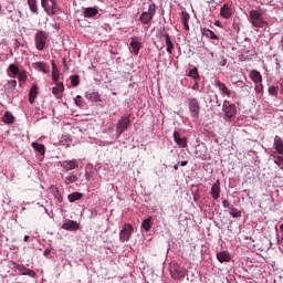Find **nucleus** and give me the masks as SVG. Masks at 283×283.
<instances>
[{"label":"nucleus","mask_w":283,"mask_h":283,"mask_svg":"<svg viewBox=\"0 0 283 283\" xmlns=\"http://www.w3.org/2000/svg\"><path fill=\"white\" fill-rule=\"evenodd\" d=\"M248 21H250L253 28H266V25H269V22L264 20V10L261 8L251 10Z\"/></svg>","instance_id":"obj_1"},{"label":"nucleus","mask_w":283,"mask_h":283,"mask_svg":"<svg viewBox=\"0 0 283 283\" xmlns=\"http://www.w3.org/2000/svg\"><path fill=\"white\" fill-rule=\"evenodd\" d=\"M41 6L48 14V17H54V14H61V8L56 3V0H41Z\"/></svg>","instance_id":"obj_2"},{"label":"nucleus","mask_w":283,"mask_h":283,"mask_svg":"<svg viewBox=\"0 0 283 283\" xmlns=\"http://www.w3.org/2000/svg\"><path fill=\"white\" fill-rule=\"evenodd\" d=\"M48 38H49L48 32H45L43 30L36 31L35 35H34V43H35V49L39 52H43V50H45V45L48 43Z\"/></svg>","instance_id":"obj_3"},{"label":"nucleus","mask_w":283,"mask_h":283,"mask_svg":"<svg viewBox=\"0 0 283 283\" xmlns=\"http://www.w3.org/2000/svg\"><path fill=\"white\" fill-rule=\"evenodd\" d=\"M156 3H151L149 4L147 11L142 12V14L139 15V21L143 25L151 23V20L154 19V17H156Z\"/></svg>","instance_id":"obj_4"},{"label":"nucleus","mask_w":283,"mask_h":283,"mask_svg":"<svg viewBox=\"0 0 283 283\" xmlns=\"http://www.w3.org/2000/svg\"><path fill=\"white\" fill-rule=\"evenodd\" d=\"M188 109L190 112L191 118H195L198 120L200 118V103L198 102V98L190 97L187 99Z\"/></svg>","instance_id":"obj_5"},{"label":"nucleus","mask_w":283,"mask_h":283,"mask_svg":"<svg viewBox=\"0 0 283 283\" xmlns=\"http://www.w3.org/2000/svg\"><path fill=\"white\" fill-rule=\"evenodd\" d=\"M222 111L224 113V119L231 120L238 114V108L235 104H232L228 99L223 101Z\"/></svg>","instance_id":"obj_6"},{"label":"nucleus","mask_w":283,"mask_h":283,"mask_svg":"<svg viewBox=\"0 0 283 283\" xmlns=\"http://www.w3.org/2000/svg\"><path fill=\"white\" fill-rule=\"evenodd\" d=\"M134 233V226L125 223L119 231V242H129L132 234Z\"/></svg>","instance_id":"obj_7"},{"label":"nucleus","mask_w":283,"mask_h":283,"mask_svg":"<svg viewBox=\"0 0 283 283\" xmlns=\"http://www.w3.org/2000/svg\"><path fill=\"white\" fill-rule=\"evenodd\" d=\"M129 118H130V115H124L117 122L116 132H117L118 136H120V134H123V132H127V129H129V124L132 123V120Z\"/></svg>","instance_id":"obj_8"},{"label":"nucleus","mask_w":283,"mask_h":283,"mask_svg":"<svg viewBox=\"0 0 283 283\" xmlns=\"http://www.w3.org/2000/svg\"><path fill=\"white\" fill-rule=\"evenodd\" d=\"M158 39H164L166 43V52L169 54H174V40H171V35L165 31H161L157 34Z\"/></svg>","instance_id":"obj_9"},{"label":"nucleus","mask_w":283,"mask_h":283,"mask_svg":"<svg viewBox=\"0 0 283 283\" xmlns=\"http://www.w3.org/2000/svg\"><path fill=\"white\" fill-rule=\"evenodd\" d=\"M171 277L175 280H185V276L187 275V270L180 265H174L170 269Z\"/></svg>","instance_id":"obj_10"},{"label":"nucleus","mask_w":283,"mask_h":283,"mask_svg":"<svg viewBox=\"0 0 283 283\" xmlns=\"http://www.w3.org/2000/svg\"><path fill=\"white\" fill-rule=\"evenodd\" d=\"M61 167L64 171H74V169H78V160H64L61 163Z\"/></svg>","instance_id":"obj_11"},{"label":"nucleus","mask_w":283,"mask_h":283,"mask_svg":"<svg viewBox=\"0 0 283 283\" xmlns=\"http://www.w3.org/2000/svg\"><path fill=\"white\" fill-rule=\"evenodd\" d=\"M220 17L222 19H231L233 17V6L224 3L220 9Z\"/></svg>","instance_id":"obj_12"},{"label":"nucleus","mask_w":283,"mask_h":283,"mask_svg":"<svg viewBox=\"0 0 283 283\" xmlns=\"http://www.w3.org/2000/svg\"><path fill=\"white\" fill-rule=\"evenodd\" d=\"M172 137H174V140H175L176 145H178V147H180L181 149H186V147H187V137H182L180 135V133H178V130H175L172 133Z\"/></svg>","instance_id":"obj_13"},{"label":"nucleus","mask_w":283,"mask_h":283,"mask_svg":"<svg viewBox=\"0 0 283 283\" xmlns=\"http://www.w3.org/2000/svg\"><path fill=\"white\" fill-rule=\"evenodd\" d=\"M143 49V43L138 41V38H132L130 40V50L135 56L140 54V50Z\"/></svg>","instance_id":"obj_14"},{"label":"nucleus","mask_w":283,"mask_h":283,"mask_svg":"<svg viewBox=\"0 0 283 283\" xmlns=\"http://www.w3.org/2000/svg\"><path fill=\"white\" fill-rule=\"evenodd\" d=\"M55 86L52 87V94L55 95L56 98H63V92H65V85L63 82L54 83Z\"/></svg>","instance_id":"obj_15"},{"label":"nucleus","mask_w":283,"mask_h":283,"mask_svg":"<svg viewBox=\"0 0 283 283\" xmlns=\"http://www.w3.org/2000/svg\"><path fill=\"white\" fill-rule=\"evenodd\" d=\"M62 229H64V231H78L81 224L74 220H69L62 224Z\"/></svg>","instance_id":"obj_16"},{"label":"nucleus","mask_w":283,"mask_h":283,"mask_svg":"<svg viewBox=\"0 0 283 283\" xmlns=\"http://www.w3.org/2000/svg\"><path fill=\"white\" fill-rule=\"evenodd\" d=\"M36 96H39V85L32 84L29 91V103L30 105H34L36 102Z\"/></svg>","instance_id":"obj_17"},{"label":"nucleus","mask_w":283,"mask_h":283,"mask_svg":"<svg viewBox=\"0 0 283 283\" xmlns=\"http://www.w3.org/2000/svg\"><path fill=\"white\" fill-rule=\"evenodd\" d=\"M85 99L91 101V103H98L101 101V94H98V91H87L85 93Z\"/></svg>","instance_id":"obj_18"},{"label":"nucleus","mask_w":283,"mask_h":283,"mask_svg":"<svg viewBox=\"0 0 283 283\" xmlns=\"http://www.w3.org/2000/svg\"><path fill=\"white\" fill-rule=\"evenodd\" d=\"M221 189H220V180H217L210 191V196L212 197V200H218L220 198Z\"/></svg>","instance_id":"obj_19"},{"label":"nucleus","mask_w":283,"mask_h":283,"mask_svg":"<svg viewBox=\"0 0 283 283\" xmlns=\"http://www.w3.org/2000/svg\"><path fill=\"white\" fill-rule=\"evenodd\" d=\"M214 85L219 88L220 92H222V94H226V96H231V90L227 87L226 83H222L220 80H216Z\"/></svg>","instance_id":"obj_20"},{"label":"nucleus","mask_w":283,"mask_h":283,"mask_svg":"<svg viewBox=\"0 0 283 283\" xmlns=\"http://www.w3.org/2000/svg\"><path fill=\"white\" fill-rule=\"evenodd\" d=\"M273 147L276 150V154H280V156H283V142H282V137H280L277 135L274 137Z\"/></svg>","instance_id":"obj_21"},{"label":"nucleus","mask_w":283,"mask_h":283,"mask_svg":"<svg viewBox=\"0 0 283 283\" xmlns=\"http://www.w3.org/2000/svg\"><path fill=\"white\" fill-rule=\"evenodd\" d=\"M217 260L218 262H220L221 264L223 262H231V254L227 251H221L217 253Z\"/></svg>","instance_id":"obj_22"},{"label":"nucleus","mask_w":283,"mask_h":283,"mask_svg":"<svg viewBox=\"0 0 283 283\" xmlns=\"http://www.w3.org/2000/svg\"><path fill=\"white\" fill-rule=\"evenodd\" d=\"M98 14V9L96 7H88L84 9V18L92 19Z\"/></svg>","instance_id":"obj_23"},{"label":"nucleus","mask_w":283,"mask_h":283,"mask_svg":"<svg viewBox=\"0 0 283 283\" xmlns=\"http://www.w3.org/2000/svg\"><path fill=\"white\" fill-rule=\"evenodd\" d=\"M33 67L40 72H43V74H48L50 72V65H48L45 62H35Z\"/></svg>","instance_id":"obj_24"},{"label":"nucleus","mask_w":283,"mask_h":283,"mask_svg":"<svg viewBox=\"0 0 283 283\" xmlns=\"http://www.w3.org/2000/svg\"><path fill=\"white\" fill-rule=\"evenodd\" d=\"M250 78L258 85V83H262V74L258 70L250 71Z\"/></svg>","instance_id":"obj_25"},{"label":"nucleus","mask_w":283,"mask_h":283,"mask_svg":"<svg viewBox=\"0 0 283 283\" xmlns=\"http://www.w3.org/2000/svg\"><path fill=\"white\" fill-rule=\"evenodd\" d=\"M202 35L207 36V39H211L213 41L220 40V38L213 31H211L210 29H203L202 30Z\"/></svg>","instance_id":"obj_26"},{"label":"nucleus","mask_w":283,"mask_h":283,"mask_svg":"<svg viewBox=\"0 0 283 283\" xmlns=\"http://www.w3.org/2000/svg\"><path fill=\"white\" fill-rule=\"evenodd\" d=\"M154 227V222H151V217L145 219L143 222H142V228L144 229V231L146 233H148V231H151V228Z\"/></svg>","instance_id":"obj_27"},{"label":"nucleus","mask_w":283,"mask_h":283,"mask_svg":"<svg viewBox=\"0 0 283 283\" xmlns=\"http://www.w3.org/2000/svg\"><path fill=\"white\" fill-rule=\"evenodd\" d=\"M180 19L184 23L185 30H189V19H191V17L188 14V12L187 11H181Z\"/></svg>","instance_id":"obj_28"},{"label":"nucleus","mask_w":283,"mask_h":283,"mask_svg":"<svg viewBox=\"0 0 283 283\" xmlns=\"http://www.w3.org/2000/svg\"><path fill=\"white\" fill-rule=\"evenodd\" d=\"M76 180H78V176H76V174L74 172H70L65 179H64V184L65 185H74V182H76Z\"/></svg>","instance_id":"obj_29"},{"label":"nucleus","mask_w":283,"mask_h":283,"mask_svg":"<svg viewBox=\"0 0 283 283\" xmlns=\"http://www.w3.org/2000/svg\"><path fill=\"white\" fill-rule=\"evenodd\" d=\"M28 6L32 14L39 15V6H36V0H28Z\"/></svg>","instance_id":"obj_30"},{"label":"nucleus","mask_w":283,"mask_h":283,"mask_svg":"<svg viewBox=\"0 0 283 283\" xmlns=\"http://www.w3.org/2000/svg\"><path fill=\"white\" fill-rule=\"evenodd\" d=\"M2 123H7V125H12L14 123V115L10 112H6L2 116Z\"/></svg>","instance_id":"obj_31"},{"label":"nucleus","mask_w":283,"mask_h":283,"mask_svg":"<svg viewBox=\"0 0 283 283\" xmlns=\"http://www.w3.org/2000/svg\"><path fill=\"white\" fill-rule=\"evenodd\" d=\"M32 147L33 149H35V151H39V154H41L42 156L43 154H45V145L33 142Z\"/></svg>","instance_id":"obj_32"},{"label":"nucleus","mask_w":283,"mask_h":283,"mask_svg":"<svg viewBox=\"0 0 283 283\" xmlns=\"http://www.w3.org/2000/svg\"><path fill=\"white\" fill-rule=\"evenodd\" d=\"M11 269H15L17 271H19L21 273V275H23L24 271H28V268L17 263L15 261L11 262Z\"/></svg>","instance_id":"obj_33"},{"label":"nucleus","mask_w":283,"mask_h":283,"mask_svg":"<svg viewBox=\"0 0 283 283\" xmlns=\"http://www.w3.org/2000/svg\"><path fill=\"white\" fill-rule=\"evenodd\" d=\"M81 198H83L81 192H73L67 196L69 202H76V200H81Z\"/></svg>","instance_id":"obj_34"},{"label":"nucleus","mask_w":283,"mask_h":283,"mask_svg":"<svg viewBox=\"0 0 283 283\" xmlns=\"http://www.w3.org/2000/svg\"><path fill=\"white\" fill-rule=\"evenodd\" d=\"M230 216L232 218H241L242 217V212L238 208L231 206V208H230Z\"/></svg>","instance_id":"obj_35"},{"label":"nucleus","mask_w":283,"mask_h":283,"mask_svg":"<svg viewBox=\"0 0 283 283\" xmlns=\"http://www.w3.org/2000/svg\"><path fill=\"white\" fill-rule=\"evenodd\" d=\"M279 92H280V87L275 86V85H271L268 88V93H269L270 96H277Z\"/></svg>","instance_id":"obj_36"},{"label":"nucleus","mask_w":283,"mask_h":283,"mask_svg":"<svg viewBox=\"0 0 283 283\" xmlns=\"http://www.w3.org/2000/svg\"><path fill=\"white\" fill-rule=\"evenodd\" d=\"M8 70L9 72H11L13 76H18V74L21 72V70H19V66H17V64H10Z\"/></svg>","instance_id":"obj_37"},{"label":"nucleus","mask_w":283,"mask_h":283,"mask_svg":"<svg viewBox=\"0 0 283 283\" xmlns=\"http://www.w3.org/2000/svg\"><path fill=\"white\" fill-rule=\"evenodd\" d=\"M18 81H20V83H25V81H28V72L25 70L18 73Z\"/></svg>","instance_id":"obj_38"},{"label":"nucleus","mask_w":283,"mask_h":283,"mask_svg":"<svg viewBox=\"0 0 283 283\" xmlns=\"http://www.w3.org/2000/svg\"><path fill=\"white\" fill-rule=\"evenodd\" d=\"M70 80H71V85L73 87H78V85L81 84V80H80L78 75H72L70 77Z\"/></svg>","instance_id":"obj_39"},{"label":"nucleus","mask_w":283,"mask_h":283,"mask_svg":"<svg viewBox=\"0 0 283 283\" xmlns=\"http://www.w3.org/2000/svg\"><path fill=\"white\" fill-rule=\"evenodd\" d=\"M188 76H190V78H193V81H198V78H200V75L198 74V69L193 67L192 70H190Z\"/></svg>","instance_id":"obj_40"},{"label":"nucleus","mask_w":283,"mask_h":283,"mask_svg":"<svg viewBox=\"0 0 283 283\" xmlns=\"http://www.w3.org/2000/svg\"><path fill=\"white\" fill-rule=\"evenodd\" d=\"M6 90H12L14 91L17 88V80H10L8 81V83L6 84Z\"/></svg>","instance_id":"obj_41"},{"label":"nucleus","mask_w":283,"mask_h":283,"mask_svg":"<svg viewBox=\"0 0 283 283\" xmlns=\"http://www.w3.org/2000/svg\"><path fill=\"white\" fill-rule=\"evenodd\" d=\"M273 158H274V165H277V167H280L282 169V167H283V157L274 155Z\"/></svg>","instance_id":"obj_42"},{"label":"nucleus","mask_w":283,"mask_h":283,"mask_svg":"<svg viewBox=\"0 0 283 283\" xmlns=\"http://www.w3.org/2000/svg\"><path fill=\"white\" fill-rule=\"evenodd\" d=\"M59 76H60L59 69L52 70V82L53 83L59 82Z\"/></svg>","instance_id":"obj_43"},{"label":"nucleus","mask_w":283,"mask_h":283,"mask_svg":"<svg viewBox=\"0 0 283 283\" xmlns=\"http://www.w3.org/2000/svg\"><path fill=\"white\" fill-rule=\"evenodd\" d=\"M22 275H29V277H36V272L34 270L27 269Z\"/></svg>","instance_id":"obj_44"},{"label":"nucleus","mask_w":283,"mask_h":283,"mask_svg":"<svg viewBox=\"0 0 283 283\" xmlns=\"http://www.w3.org/2000/svg\"><path fill=\"white\" fill-rule=\"evenodd\" d=\"M219 65L221 67H224L227 65V57H224V55L219 56Z\"/></svg>","instance_id":"obj_45"},{"label":"nucleus","mask_w":283,"mask_h":283,"mask_svg":"<svg viewBox=\"0 0 283 283\" xmlns=\"http://www.w3.org/2000/svg\"><path fill=\"white\" fill-rule=\"evenodd\" d=\"M256 94H261V92H263L264 90V86L262 85V82L261 83H258L254 87Z\"/></svg>","instance_id":"obj_46"},{"label":"nucleus","mask_w":283,"mask_h":283,"mask_svg":"<svg viewBox=\"0 0 283 283\" xmlns=\"http://www.w3.org/2000/svg\"><path fill=\"white\" fill-rule=\"evenodd\" d=\"M210 103H216L217 107H220V99L218 98V95H213Z\"/></svg>","instance_id":"obj_47"},{"label":"nucleus","mask_w":283,"mask_h":283,"mask_svg":"<svg viewBox=\"0 0 283 283\" xmlns=\"http://www.w3.org/2000/svg\"><path fill=\"white\" fill-rule=\"evenodd\" d=\"M90 218L92 219V218H96L97 216H98V210H96V209H91L90 210Z\"/></svg>","instance_id":"obj_48"},{"label":"nucleus","mask_w":283,"mask_h":283,"mask_svg":"<svg viewBox=\"0 0 283 283\" xmlns=\"http://www.w3.org/2000/svg\"><path fill=\"white\" fill-rule=\"evenodd\" d=\"M222 207L223 209H230L231 210V203L229 202V200H223L222 201Z\"/></svg>","instance_id":"obj_49"},{"label":"nucleus","mask_w":283,"mask_h":283,"mask_svg":"<svg viewBox=\"0 0 283 283\" xmlns=\"http://www.w3.org/2000/svg\"><path fill=\"white\" fill-rule=\"evenodd\" d=\"M55 199L57 202H63V196H61V192H59V189H56Z\"/></svg>","instance_id":"obj_50"},{"label":"nucleus","mask_w":283,"mask_h":283,"mask_svg":"<svg viewBox=\"0 0 283 283\" xmlns=\"http://www.w3.org/2000/svg\"><path fill=\"white\" fill-rule=\"evenodd\" d=\"M83 103L81 102V95H77L75 98V105H77V107H81Z\"/></svg>","instance_id":"obj_51"},{"label":"nucleus","mask_w":283,"mask_h":283,"mask_svg":"<svg viewBox=\"0 0 283 283\" xmlns=\"http://www.w3.org/2000/svg\"><path fill=\"white\" fill-rule=\"evenodd\" d=\"M50 253H52V250L45 249L44 252H43V256L48 258V255H50Z\"/></svg>","instance_id":"obj_52"},{"label":"nucleus","mask_w":283,"mask_h":283,"mask_svg":"<svg viewBox=\"0 0 283 283\" xmlns=\"http://www.w3.org/2000/svg\"><path fill=\"white\" fill-rule=\"evenodd\" d=\"M51 65L52 70H59V67H56V63L54 62V60L51 61Z\"/></svg>","instance_id":"obj_53"},{"label":"nucleus","mask_w":283,"mask_h":283,"mask_svg":"<svg viewBox=\"0 0 283 283\" xmlns=\"http://www.w3.org/2000/svg\"><path fill=\"white\" fill-rule=\"evenodd\" d=\"M187 165H189V161H187V160H184V161L180 163L181 167H187Z\"/></svg>","instance_id":"obj_54"},{"label":"nucleus","mask_w":283,"mask_h":283,"mask_svg":"<svg viewBox=\"0 0 283 283\" xmlns=\"http://www.w3.org/2000/svg\"><path fill=\"white\" fill-rule=\"evenodd\" d=\"M63 65H64L65 70H70V66H67V63H65V59L63 60Z\"/></svg>","instance_id":"obj_55"},{"label":"nucleus","mask_w":283,"mask_h":283,"mask_svg":"<svg viewBox=\"0 0 283 283\" xmlns=\"http://www.w3.org/2000/svg\"><path fill=\"white\" fill-rule=\"evenodd\" d=\"M28 240H30V237L29 235H24L23 242H28Z\"/></svg>","instance_id":"obj_56"},{"label":"nucleus","mask_w":283,"mask_h":283,"mask_svg":"<svg viewBox=\"0 0 283 283\" xmlns=\"http://www.w3.org/2000/svg\"><path fill=\"white\" fill-rule=\"evenodd\" d=\"M280 231L282 233V240H283V223L280 226Z\"/></svg>","instance_id":"obj_57"},{"label":"nucleus","mask_w":283,"mask_h":283,"mask_svg":"<svg viewBox=\"0 0 283 283\" xmlns=\"http://www.w3.org/2000/svg\"><path fill=\"white\" fill-rule=\"evenodd\" d=\"M174 169H175L176 171H178V164H176V165L174 166Z\"/></svg>","instance_id":"obj_58"},{"label":"nucleus","mask_w":283,"mask_h":283,"mask_svg":"<svg viewBox=\"0 0 283 283\" xmlns=\"http://www.w3.org/2000/svg\"><path fill=\"white\" fill-rule=\"evenodd\" d=\"M86 180H90V175H87V172H86Z\"/></svg>","instance_id":"obj_59"},{"label":"nucleus","mask_w":283,"mask_h":283,"mask_svg":"<svg viewBox=\"0 0 283 283\" xmlns=\"http://www.w3.org/2000/svg\"><path fill=\"white\" fill-rule=\"evenodd\" d=\"M281 169H283V166L281 167Z\"/></svg>","instance_id":"obj_60"}]
</instances>
